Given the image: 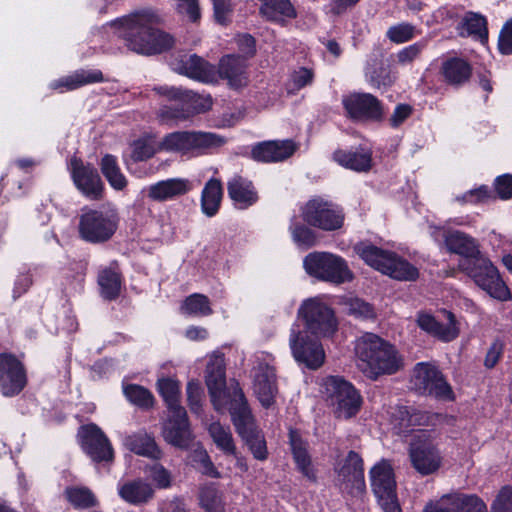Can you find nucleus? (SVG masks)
<instances>
[{"instance_id": "nucleus-47", "label": "nucleus", "mask_w": 512, "mask_h": 512, "mask_svg": "<svg viewBox=\"0 0 512 512\" xmlns=\"http://www.w3.org/2000/svg\"><path fill=\"white\" fill-rule=\"evenodd\" d=\"M158 390L163 397L168 411L183 408L180 405V386L179 382L171 378L158 380Z\"/></svg>"}, {"instance_id": "nucleus-23", "label": "nucleus", "mask_w": 512, "mask_h": 512, "mask_svg": "<svg viewBox=\"0 0 512 512\" xmlns=\"http://www.w3.org/2000/svg\"><path fill=\"white\" fill-rule=\"evenodd\" d=\"M179 74L203 83H216V67L196 54L182 55L172 63Z\"/></svg>"}, {"instance_id": "nucleus-30", "label": "nucleus", "mask_w": 512, "mask_h": 512, "mask_svg": "<svg viewBox=\"0 0 512 512\" xmlns=\"http://www.w3.org/2000/svg\"><path fill=\"white\" fill-rule=\"evenodd\" d=\"M296 150L291 140L264 141L256 144L251 151L252 158L260 162H279L289 158Z\"/></svg>"}, {"instance_id": "nucleus-55", "label": "nucleus", "mask_w": 512, "mask_h": 512, "mask_svg": "<svg viewBox=\"0 0 512 512\" xmlns=\"http://www.w3.org/2000/svg\"><path fill=\"white\" fill-rule=\"evenodd\" d=\"M314 79V72L312 69L300 67L294 70L290 76L289 91L296 92L300 89L311 85Z\"/></svg>"}, {"instance_id": "nucleus-1", "label": "nucleus", "mask_w": 512, "mask_h": 512, "mask_svg": "<svg viewBox=\"0 0 512 512\" xmlns=\"http://www.w3.org/2000/svg\"><path fill=\"white\" fill-rule=\"evenodd\" d=\"M226 143V139L213 132L182 130L166 134L160 141L151 134L134 140L130 145V160L145 161L158 151L195 157L212 152Z\"/></svg>"}, {"instance_id": "nucleus-10", "label": "nucleus", "mask_w": 512, "mask_h": 512, "mask_svg": "<svg viewBox=\"0 0 512 512\" xmlns=\"http://www.w3.org/2000/svg\"><path fill=\"white\" fill-rule=\"evenodd\" d=\"M298 317L304 321V329L316 338L331 337L338 328L334 310L320 297L305 299L299 309Z\"/></svg>"}, {"instance_id": "nucleus-38", "label": "nucleus", "mask_w": 512, "mask_h": 512, "mask_svg": "<svg viewBox=\"0 0 512 512\" xmlns=\"http://www.w3.org/2000/svg\"><path fill=\"white\" fill-rule=\"evenodd\" d=\"M364 74L371 87L383 91L390 88L397 79L396 72L376 59L367 63Z\"/></svg>"}, {"instance_id": "nucleus-4", "label": "nucleus", "mask_w": 512, "mask_h": 512, "mask_svg": "<svg viewBox=\"0 0 512 512\" xmlns=\"http://www.w3.org/2000/svg\"><path fill=\"white\" fill-rule=\"evenodd\" d=\"M154 91L169 101L170 105L162 106L158 117L163 122H179L191 115L208 111L212 106V98L208 94H198L191 90L175 86H157Z\"/></svg>"}, {"instance_id": "nucleus-3", "label": "nucleus", "mask_w": 512, "mask_h": 512, "mask_svg": "<svg viewBox=\"0 0 512 512\" xmlns=\"http://www.w3.org/2000/svg\"><path fill=\"white\" fill-rule=\"evenodd\" d=\"M359 369L369 378L393 374L401 367V359L394 346L373 333H365L355 344Z\"/></svg>"}, {"instance_id": "nucleus-9", "label": "nucleus", "mask_w": 512, "mask_h": 512, "mask_svg": "<svg viewBox=\"0 0 512 512\" xmlns=\"http://www.w3.org/2000/svg\"><path fill=\"white\" fill-rule=\"evenodd\" d=\"M326 401L338 418L349 419L358 414L363 399L360 392L348 381L339 376H328L322 383Z\"/></svg>"}, {"instance_id": "nucleus-51", "label": "nucleus", "mask_w": 512, "mask_h": 512, "mask_svg": "<svg viewBox=\"0 0 512 512\" xmlns=\"http://www.w3.org/2000/svg\"><path fill=\"white\" fill-rule=\"evenodd\" d=\"M124 394L129 402L142 408H149L153 405V396L146 388L129 384L123 388Z\"/></svg>"}, {"instance_id": "nucleus-21", "label": "nucleus", "mask_w": 512, "mask_h": 512, "mask_svg": "<svg viewBox=\"0 0 512 512\" xmlns=\"http://www.w3.org/2000/svg\"><path fill=\"white\" fill-rule=\"evenodd\" d=\"M423 512H487V506L476 495L453 493L437 501H430Z\"/></svg>"}, {"instance_id": "nucleus-26", "label": "nucleus", "mask_w": 512, "mask_h": 512, "mask_svg": "<svg viewBox=\"0 0 512 512\" xmlns=\"http://www.w3.org/2000/svg\"><path fill=\"white\" fill-rule=\"evenodd\" d=\"M437 415L411 406H396L391 412V422L399 434H406L413 427L434 424Z\"/></svg>"}, {"instance_id": "nucleus-2", "label": "nucleus", "mask_w": 512, "mask_h": 512, "mask_svg": "<svg viewBox=\"0 0 512 512\" xmlns=\"http://www.w3.org/2000/svg\"><path fill=\"white\" fill-rule=\"evenodd\" d=\"M159 16L152 9H142L118 18L106 28L125 42L127 48L141 55H154L170 49L173 37L157 29Z\"/></svg>"}, {"instance_id": "nucleus-14", "label": "nucleus", "mask_w": 512, "mask_h": 512, "mask_svg": "<svg viewBox=\"0 0 512 512\" xmlns=\"http://www.w3.org/2000/svg\"><path fill=\"white\" fill-rule=\"evenodd\" d=\"M342 105L348 118L354 122H382L385 118L383 103L370 93H350L342 98Z\"/></svg>"}, {"instance_id": "nucleus-33", "label": "nucleus", "mask_w": 512, "mask_h": 512, "mask_svg": "<svg viewBox=\"0 0 512 512\" xmlns=\"http://www.w3.org/2000/svg\"><path fill=\"white\" fill-rule=\"evenodd\" d=\"M227 190L235 206L246 209L258 200V194L253 183L241 176H234L227 184Z\"/></svg>"}, {"instance_id": "nucleus-8", "label": "nucleus", "mask_w": 512, "mask_h": 512, "mask_svg": "<svg viewBox=\"0 0 512 512\" xmlns=\"http://www.w3.org/2000/svg\"><path fill=\"white\" fill-rule=\"evenodd\" d=\"M459 267L492 298L499 301L511 298L510 290L499 271L484 254L479 253L472 260H460Z\"/></svg>"}, {"instance_id": "nucleus-64", "label": "nucleus", "mask_w": 512, "mask_h": 512, "mask_svg": "<svg viewBox=\"0 0 512 512\" xmlns=\"http://www.w3.org/2000/svg\"><path fill=\"white\" fill-rule=\"evenodd\" d=\"M498 47L502 54H512V20L503 26L499 35Z\"/></svg>"}, {"instance_id": "nucleus-53", "label": "nucleus", "mask_w": 512, "mask_h": 512, "mask_svg": "<svg viewBox=\"0 0 512 512\" xmlns=\"http://www.w3.org/2000/svg\"><path fill=\"white\" fill-rule=\"evenodd\" d=\"M145 473L157 488L166 489L171 486V473L163 465L157 462L148 465Z\"/></svg>"}, {"instance_id": "nucleus-59", "label": "nucleus", "mask_w": 512, "mask_h": 512, "mask_svg": "<svg viewBox=\"0 0 512 512\" xmlns=\"http://www.w3.org/2000/svg\"><path fill=\"white\" fill-rule=\"evenodd\" d=\"M193 461L199 464L202 474L211 478H220L221 474L210 459L205 450H196Z\"/></svg>"}, {"instance_id": "nucleus-22", "label": "nucleus", "mask_w": 512, "mask_h": 512, "mask_svg": "<svg viewBox=\"0 0 512 512\" xmlns=\"http://www.w3.org/2000/svg\"><path fill=\"white\" fill-rule=\"evenodd\" d=\"M168 412V418L162 426L164 440L177 448L187 449L193 436L185 408Z\"/></svg>"}, {"instance_id": "nucleus-56", "label": "nucleus", "mask_w": 512, "mask_h": 512, "mask_svg": "<svg viewBox=\"0 0 512 512\" xmlns=\"http://www.w3.org/2000/svg\"><path fill=\"white\" fill-rule=\"evenodd\" d=\"M200 502L207 512H224L221 495L214 488H206L200 494Z\"/></svg>"}, {"instance_id": "nucleus-43", "label": "nucleus", "mask_w": 512, "mask_h": 512, "mask_svg": "<svg viewBox=\"0 0 512 512\" xmlns=\"http://www.w3.org/2000/svg\"><path fill=\"white\" fill-rule=\"evenodd\" d=\"M486 19L474 12H468L462 19L460 33L463 36H471L484 43L488 38Z\"/></svg>"}, {"instance_id": "nucleus-57", "label": "nucleus", "mask_w": 512, "mask_h": 512, "mask_svg": "<svg viewBox=\"0 0 512 512\" xmlns=\"http://www.w3.org/2000/svg\"><path fill=\"white\" fill-rule=\"evenodd\" d=\"M187 401L190 410L193 413L199 414L202 407L203 389L199 381L191 380L186 387Z\"/></svg>"}, {"instance_id": "nucleus-35", "label": "nucleus", "mask_w": 512, "mask_h": 512, "mask_svg": "<svg viewBox=\"0 0 512 512\" xmlns=\"http://www.w3.org/2000/svg\"><path fill=\"white\" fill-rule=\"evenodd\" d=\"M334 159L341 166L358 171L365 172L372 165V151L368 147H359L351 150H338L334 153Z\"/></svg>"}, {"instance_id": "nucleus-46", "label": "nucleus", "mask_w": 512, "mask_h": 512, "mask_svg": "<svg viewBox=\"0 0 512 512\" xmlns=\"http://www.w3.org/2000/svg\"><path fill=\"white\" fill-rule=\"evenodd\" d=\"M101 171L114 189L122 190L126 186V178L118 166L116 157L105 155L101 160Z\"/></svg>"}, {"instance_id": "nucleus-48", "label": "nucleus", "mask_w": 512, "mask_h": 512, "mask_svg": "<svg viewBox=\"0 0 512 512\" xmlns=\"http://www.w3.org/2000/svg\"><path fill=\"white\" fill-rule=\"evenodd\" d=\"M181 309L185 314L199 317L208 316L212 313L208 297L198 293L188 296Z\"/></svg>"}, {"instance_id": "nucleus-27", "label": "nucleus", "mask_w": 512, "mask_h": 512, "mask_svg": "<svg viewBox=\"0 0 512 512\" xmlns=\"http://www.w3.org/2000/svg\"><path fill=\"white\" fill-rule=\"evenodd\" d=\"M71 167L72 178L78 190L90 199H98L102 192V181L98 171L77 159L71 161Z\"/></svg>"}, {"instance_id": "nucleus-50", "label": "nucleus", "mask_w": 512, "mask_h": 512, "mask_svg": "<svg viewBox=\"0 0 512 512\" xmlns=\"http://www.w3.org/2000/svg\"><path fill=\"white\" fill-rule=\"evenodd\" d=\"M346 311L349 315L360 320H374L376 318L375 308L360 298H350L345 302Z\"/></svg>"}, {"instance_id": "nucleus-12", "label": "nucleus", "mask_w": 512, "mask_h": 512, "mask_svg": "<svg viewBox=\"0 0 512 512\" xmlns=\"http://www.w3.org/2000/svg\"><path fill=\"white\" fill-rule=\"evenodd\" d=\"M372 491L384 512H401L396 493V480L388 460L382 459L369 471Z\"/></svg>"}, {"instance_id": "nucleus-16", "label": "nucleus", "mask_w": 512, "mask_h": 512, "mask_svg": "<svg viewBox=\"0 0 512 512\" xmlns=\"http://www.w3.org/2000/svg\"><path fill=\"white\" fill-rule=\"evenodd\" d=\"M231 420L239 436L245 441L254 458L263 461L267 458L264 437L257 430L249 406L240 403L232 408Z\"/></svg>"}, {"instance_id": "nucleus-58", "label": "nucleus", "mask_w": 512, "mask_h": 512, "mask_svg": "<svg viewBox=\"0 0 512 512\" xmlns=\"http://www.w3.org/2000/svg\"><path fill=\"white\" fill-rule=\"evenodd\" d=\"M426 47L425 41L413 43L401 49L397 55V62L401 65H408L416 60Z\"/></svg>"}, {"instance_id": "nucleus-28", "label": "nucleus", "mask_w": 512, "mask_h": 512, "mask_svg": "<svg viewBox=\"0 0 512 512\" xmlns=\"http://www.w3.org/2000/svg\"><path fill=\"white\" fill-rule=\"evenodd\" d=\"M253 388L262 406L270 407L277 393L275 368L260 362L254 371Z\"/></svg>"}, {"instance_id": "nucleus-42", "label": "nucleus", "mask_w": 512, "mask_h": 512, "mask_svg": "<svg viewBox=\"0 0 512 512\" xmlns=\"http://www.w3.org/2000/svg\"><path fill=\"white\" fill-rule=\"evenodd\" d=\"M222 194L219 180L212 178L206 183L201 195V207L206 216L212 217L218 212Z\"/></svg>"}, {"instance_id": "nucleus-41", "label": "nucleus", "mask_w": 512, "mask_h": 512, "mask_svg": "<svg viewBox=\"0 0 512 512\" xmlns=\"http://www.w3.org/2000/svg\"><path fill=\"white\" fill-rule=\"evenodd\" d=\"M98 285L100 294L106 300H114L121 291L122 281L120 272L116 266H109L100 269L98 273Z\"/></svg>"}, {"instance_id": "nucleus-31", "label": "nucleus", "mask_w": 512, "mask_h": 512, "mask_svg": "<svg viewBox=\"0 0 512 512\" xmlns=\"http://www.w3.org/2000/svg\"><path fill=\"white\" fill-rule=\"evenodd\" d=\"M103 79V73L98 69H79L70 75L51 81L49 88L64 93L85 85L102 82Z\"/></svg>"}, {"instance_id": "nucleus-6", "label": "nucleus", "mask_w": 512, "mask_h": 512, "mask_svg": "<svg viewBox=\"0 0 512 512\" xmlns=\"http://www.w3.org/2000/svg\"><path fill=\"white\" fill-rule=\"evenodd\" d=\"M356 254L370 267L391 278L404 281L415 280L419 273L416 267L397 254L376 247L369 242L354 246Z\"/></svg>"}, {"instance_id": "nucleus-54", "label": "nucleus", "mask_w": 512, "mask_h": 512, "mask_svg": "<svg viewBox=\"0 0 512 512\" xmlns=\"http://www.w3.org/2000/svg\"><path fill=\"white\" fill-rule=\"evenodd\" d=\"M415 36V26L410 23L402 22L391 26L386 37L393 43L401 44L413 39Z\"/></svg>"}, {"instance_id": "nucleus-37", "label": "nucleus", "mask_w": 512, "mask_h": 512, "mask_svg": "<svg viewBox=\"0 0 512 512\" xmlns=\"http://www.w3.org/2000/svg\"><path fill=\"white\" fill-rule=\"evenodd\" d=\"M119 496L127 503L141 505L152 499L154 490L143 479H135L118 485Z\"/></svg>"}, {"instance_id": "nucleus-32", "label": "nucleus", "mask_w": 512, "mask_h": 512, "mask_svg": "<svg viewBox=\"0 0 512 512\" xmlns=\"http://www.w3.org/2000/svg\"><path fill=\"white\" fill-rule=\"evenodd\" d=\"M191 189L192 184L188 179L169 178L150 185L147 188V195L154 201L164 202L182 196Z\"/></svg>"}, {"instance_id": "nucleus-39", "label": "nucleus", "mask_w": 512, "mask_h": 512, "mask_svg": "<svg viewBox=\"0 0 512 512\" xmlns=\"http://www.w3.org/2000/svg\"><path fill=\"white\" fill-rule=\"evenodd\" d=\"M124 445L135 454L159 460L162 451L157 446L154 438L146 432H137L127 435L123 440Z\"/></svg>"}, {"instance_id": "nucleus-11", "label": "nucleus", "mask_w": 512, "mask_h": 512, "mask_svg": "<svg viewBox=\"0 0 512 512\" xmlns=\"http://www.w3.org/2000/svg\"><path fill=\"white\" fill-rule=\"evenodd\" d=\"M303 267L307 274L333 284H342L353 279L347 262L329 252H312L305 256Z\"/></svg>"}, {"instance_id": "nucleus-63", "label": "nucleus", "mask_w": 512, "mask_h": 512, "mask_svg": "<svg viewBox=\"0 0 512 512\" xmlns=\"http://www.w3.org/2000/svg\"><path fill=\"white\" fill-rule=\"evenodd\" d=\"M32 282V274L30 273V271L19 273L15 279L14 287L12 290L13 298L17 299L21 297L24 293H26L30 288Z\"/></svg>"}, {"instance_id": "nucleus-62", "label": "nucleus", "mask_w": 512, "mask_h": 512, "mask_svg": "<svg viewBox=\"0 0 512 512\" xmlns=\"http://www.w3.org/2000/svg\"><path fill=\"white\" fill-rule=\"evenodd\" d=\"M412 107L408 104L396 105L392 115L389 118V124L392 128L401 126L412 114Z\"/></svg>"}, {"instance_id": "nucleus-52", "label": "nucleus", "mask_w": 512, "mask_h": 512, "mask_svg": "<svg viewBox=\"0 0 512 512\" xmlns=\"http://www.w3.org/2000/svg\"><path fill=\"white\" fill-rule=\"evenodd\" d=\"M290 232L294 243L302 249H308L315 245V233L308 227L300 223H291Z\"/></svg>"}, {"instance_id": "nucleus-45", "label": "nucleus", "mask_w": 512, "mask_h": 512, "mask_svg": "<svg viewBox=\"0 0 512 512\" xmlns=\"http://www.w3.org/2000/svg\"><path fill=\"white\" fill-rule=\"evenodd\" d=\"M208 432L219 450L225 455H235L236 445L228 426H224L218 421L212 422L208 427Z\"/></svg>"}, {"instance_id": "nucleus-20", "label": "nucleus", "mask_w": 512, "mask_h": 512, "mask_svg": "<svg viewBox=\"0 0 512 512\" xmlns=\"http://www.w3.org/2000/svg\"><path fill=\"white\" fill-rule=\"evenodd\" d=\"M84 452L94 462H109L113 459V448L103 431L95 424L82 426L78 432Z\"/></svg>"}, {"instance_id": "nucleus-13", "label": "nucleus", "mask_w": 512, "mask_h": 512, "mask_svg": "<svg viewBox=\"0 0 512 512\" xmlns=\"http://www.w3.org/2000/svg\"><path fill=\"white\" fill-rule=\"evenodd\" d=\"M289 346L294 359L309 369H317L324 363L325 352L319 338L301 331L298 324L291 327Z\"/></svg>"}, {"instance_id": "nucleus-29", "label": "nucleus", "mask_w": 512, "mask_h": 512, "mask_svg": "<svg viewBox=\"0 0 512 512\" xmlns=\"http://www.w3.org/2000/svg\"><path fill=\"white\" fill-rule=\"evenodd\" d=\"M448 322L446 324L438 322L434 316L429 313L420 312L417 315V325L428 334L444 342L454 340L459 334V328L453 313L446 312Z\"/></svg>"}, {"instance_id": "nucleus-34", "label": "nucleus", "mask_w": 512, "mask_h": 512, "mask_svg": "<svg viewBox=\"0 0 512 512\" xmlns=\"http://www.w3.org/2000/svg\"><path fill=\"white\" fill-rule=\"evenodd\" d=\"M260 1V14L268 21L284 26L297 17L296 9L290 0Z\"/></svg>"}, {"instance_id": "nucleus-60", "label": "nucleus", "mask_w": 512, "mask_h": 512, "mask_svg": "<svg viewBox=\"0 0 512 512\" xmlns=\"http://www.w3.org/2000/svg\"><path fill=\"white\" fill-rule=\"evenodd\" d=\"M491 512H512V488L503 487L491 505Z\"/></svg>"}, {"instance_id": "nucleus-61", "label": "nucleus", "mask_w": 512, "mask_h": 512, "mask_svg": "<svg viewBox=\"0 0 512 512\" xmlns=\"http://www.w3.org/2000/svg\"><path fill=\"white\" fill-rule=\"evenodd\" d=\"M494 187L500 199H510L512 197V175L503 174L498 176L494 181Z\"/></svg>"}, {"instance_id": "nucleus-18", "label": "nucleus", "mask_w": 512, "mask_h": 512, "mask_svg": "<svg viewBox=\"0 0 512 512\" xmlns=\"http://www.w3.org/2000/svg\"><path fill=\"white\" fill-rule=\"evenodd\" d=\"M304 220L326 231L339 229L344 220L342 211L332 203L321 199L310 200L303 211Z\"/></svg>"}, {"instance_id": "nucleus-44", "label": "nucleus", "mask_w": 512, "mask_h": 512, "mask_svg": "<svg viewBox=\"0 0 512 512\" xmlns=\"http://www.w3.org/2000/svg\"><path fill=\"white\" fill-rule=\"evenodd\" d=\"M442 72L447 82L459 85L469 79L471 67L461 58H450L443 63Z\"/></svg>"}, {"instance_id": "nucleus-36", "label": "nucleus", "mask_w": 512, "mask_h": 512, "mask_svg": "<svg viewBox=\"0 0 512 512\" xmlns=\"http://www.w3.org/2000/svg\"><path fill=\"white\" fill-rule=\"evenodd\" d=\"M444 245L450 252L462 256L461 260H472L481 253L476 240L459 230H451Z\"/></svg>"}, {"instance_id": "nucleus-19", "label": "nucleus", "mask_w": 512, "mask_h": 512, "mask_svg": "<svg viewBox=\"0 0 512 512\" xmlns=\"http://www.w3.org/2000/svg\"><path fill=\"white\" fill-rule=\"evenodd\" d=\"M27 384L23 364L12 354H0V394L4 397L18 395Z\"/></svg>"}, {"instance_id": "nucleus-15", "label": "nucleus", "mask_w": 512, "mask_h": 512, "mask_svg": "<svg viewBox=\"0 0 512 512\" xmlns=\"http://www.w3.org/2000/svg\"><path fill=\"white\" fill-rule=\"evenodd\" d=\"M335 483L342 492L358 495L365 491L364 464L361 456L349 451L347 456L334 466Z\"/></svg>"}, {"instance_id": "nucleus-49", "label": "nucleus", "mask_w": 512, "mask_h": 512, "mask_svg": "<svg viewBox=\"0 0 512 512\" xmlns=\"http://www.w3.org/2000/svg\"><path fill=\"white\" fill-rule=\"evenodd\" d=\"M65 494L68 501L76 508L86 509L97 504L96 497L86 487H68Z\"/></svg>"}, {"instance_id": "nucleus-5", "label": "nucleus", "mask_w": 512, "mask_h": 512, "mask_svg": "<svg viewBox=\"0 0 512 512\" xmlns=\"http://www.w3.org/2000/svg\"><path fill=\"white\" fill-rule=\"evenodd\" d=\"M205 381L216 411L223 413L228 410L232 415V408L237 404L240 405V402L243 406H248L238 383L227 387L224 359L221 355H214L210 358L206 367Z\"/></svg>"}, {"instance_id": "nucleus-24", "label": "nucleus", "mask_w": 512, "mask_h": 512, "mask_svg": "<svg viewBox=\"0 0 512 512\" xmlns=\"http://www.w3.org/2000/svg\"><path fill=\"white\" fill-rule=\"evenodd\" d=\"M247 67L245 58L234 54L225 55L216 68L217 80L219 78L226 80L229 87L235 90L244 88L249 83Z\"/></svg>"}, {"instance_id": "nucleus-25", "label": "nucleus", "mask_w": 512, "mask_h": 512, "mask_svg": "<svg viewBox=\"0 0 512 512\" xmlns=\"http://www.w3.org/2000/svg\"><path fill=\"white\" fill-rule=\"evenodd\" d=\"M409 455L414 469L424 476L436 472L442 463L439 450L431 442L411 443Z\"/></svg>"}, {"instance_id": "nucleus-7", "label": "nucleus", "mask_w": 512, "mask_h": 512, "mask_svg": "<svg viewBox=\"0 0 512 512\" xmlns=\"http://www.w3.org/2000/svg\"><path fill=\"white\" fill-rule=\"evenodd\" d=\"M119 215L115 208L85 209L79 216V237L91 244L109 241L118 229Z\"/></svg>"}, {"instance_id": "nucleus-40", "label": "nucleus", "mask_w": 512, "mask_h": 512, "mask_svg": "<svg viewBox=\"0 0 512 512\" xmlns=\"http://www.w3.org/2000/svg\"><path fill=\"white\" fill-rule=\"evenodd\" d=\"M290 445L294 461L304 477L316 482L317 476L306 444L293 431L290 432Z\"/></svg>"}, {"instance_id": "nucleus-17", "label": "nucleus", "mask_w": 512, "mask_h": 512, "mask_svg": "<svg viewBox=\"0 0 512 512\" xmlns=\"http://www.w3.org/2000/svg\"><path fill=\"white\" fill-rule=\"evenodd\" d=\"M412 382L414 388L421 394L442 399H450L452 396L451 387L439 369L431 363H417L413 370Z\"/></svg>"}]
</instances>
